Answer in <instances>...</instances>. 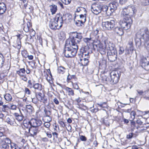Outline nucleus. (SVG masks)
I'll use <instances>...</instances> for the list:
<instances>
[{
  "instance_id": "nucleus-1",
  "label": "nucleus",
  "mask_w": 149,
  "mask_h": 149,
  "mask_svg": "<svg viewBox=\"0 0 149 149\" xmlns=\"http://www.w3.org/2000/svg\"><path fill=\"white\" fill-rule=\"evenodd\" d=\"M136 12V8L133 6H128L121 9L122 15L129 17H126L124 20L120 22V26L123 30H127L130 28L132 23L131 17L134 16Z\"/></svg>"
},
{
  "instance_id": "nucleus-2",
  "label": "nucleus",
  "mask_w": 149,
  "mask_h": 149,
  "mask_svg": "<svg viewBox=\"0 0 149 149\" xmlns=\"http://www.w3.org/2000/svg\"><path fill=\"white\" fill-rule=\"evenodd\" d=\"M143 39L144 42L145 46L146 42L149 41V31L146 28L141 29L137 32L136 35L135 41L136 45L138 46H140L143 42Z\"/></svg>"
},
{
  "instance_id": "nucleus-3",
  "label": "nucleus",
  "mask_w": 149,
  "mask_h": 149,
  "mask_svg": "<svg viewBox=\"0 0 149 149\" xmlns=\"http://www.w3.org/2000/svg\"><path fill=\"white\" fill-rule=\"evenodd\" d=\"M78 49L77 45L66 44L64 52H63L65 56L67 58H72L75 56Z\"/></svg>"
},
{
  "instance_id": "nucleus-4",
  "label": "nucleus",
  "mask_w": 149,
  "mask_h": 149,
  "mask_svg": "<svg viewBox=\"0 0 149 149\" xmlns=\"http://www.w3.org/2000/svg\"><path fill=\"white\" fill-rule=\"evenodd\" d=\"M74 35L72 38H70L68 39L66 41L67 44L77 45L80 42L82 38V34L81 33H78L76 32H73Z\"/></svg>"
},
{
  "instance_id": "nucleus-5",
  "label": "nucleus",
  "mask_w": 149,
  "mask_h": 149,
  "mask_svg": "<svg viewBox=\"0 0 149 149\" xmlns=\"http://www.w3.org/2000/svg\"><path fill=\"white\" fill-rule=\"evenodd\" d=\"M118 6L119 4L118 2L113 1L109 4L108 6H104L105 11L107 15H111L117 10Z\"/></svg>"
},
{
  "instance_id": "nucleus-6",
  "label": "nucleus",
  "mask_w": 149,
  "mask_h": 149,
  "mask_svg": "<svg viewBox=\"0 0 149 149\" xmlns=\"http://www.w3.org/2000/svg\"><path fill=\"white\" fill-rule=\"evenodd\" d=\"M105 43L106 44V46H107V54H117V51L113 44L108 41V40H106Z\"/></svg>"
},
{
  "instance_id": "nucleus-7",
  "label": "nucleus",
  "mask_w": 149,
  "mask_h": 149,
  "mask_svg": "<svg viewBox=\"0 0 149 149\" xmlns=\"http://www.w3.org/2000/svg\"><path fill=\"white\" fill-rule=\"evenodd\" d=\"M110 77L111 79H109L107 77H104V81H110L112 82L113 84H116L117 83L119 79V75L116 72H111L110 74Z\"/></svg>"
},
{
  "instance_id": "nucleus-8",
  "label": "nucleus",
  "mask_w": 149,
  "mask_h": 149,
  "mask_svg": "<svg viewBox=\"0 0 149 149\" xmlns=\"http://www.w3.org/2000/svg\"><path fill=\"white\" fill-rule=\"evenodd\" d=\"M115 23V21L112 20L110 21L102 22V25L104 28L107 30H111L114 26Z\"/></svg>"
},
{
  "instance_id": "nucleus-9",
  "label": "nucleus",
  "mask_w": 149,
  "mask_h": 149,
  "mask_svg": "<svg viewBox=\"0 0 149 149\" xmlns=\"http://www.w3.org/2000/svg\"><path fill=\"white\" fill-rule=\"evenodd\" d=\"M91 8L92 12L96 15L99 14L102 11H105L104 6H102L101 5L97 4V5L92 6Z\"/></svg>"
},
{
  "instance_id": "nucleus-10",
  "label": "nucleus",
  "mask_w": 149,
  "mask_h": 149,
  "mask_svg": "<svg viewBox=\"0 0 149 149\" xmlns=\"http://www.w3.org/2000/svg\"><path fill=\"white\" fill-rule=\"evenodd\" d=\"M36 96L38 101L42 102L45 104L47 103V98L44 94L40 92L37 93H36Z\"/></svg>"
},
{
  "instance_id": "nucleus-11",
  "label": "nucleus",
  "mask_w": 149,
  "mask_h": 149,
  "mask_svg": "<svg viewBox=\"0 0 149 149\" xmlns=\"http://www.w3.org/2000/svg\"><path fill=\"white\" fill-rule=\"evenodd\" d=\"M108 40L106 39L104 41L105 45H103L101 43H100L96 45L97 50L99 51L100 53L102 54H104L106 53V49L107 48V46H106V44L105 43V41Z\"/></svg>"
},
{
  "instance_id": "nucleus-12",
  "label": "nucleus",
  "mask_w": 149,
  "mask_h": 149,
  "mask_svg": "<svg viewBox=\"0 0 149 149\" xmlns=\"http://www.w3.org/2000/svg\"><path fill=\"white\" fill-rule=\"evenodd\" d=\"M29 123L31 126L35 127H38L42 124L41 120L38 119H32Z\"/></svg>"
},
{
  "instance_id": "nucleus-13",
  "label": "nucleus",
  "mask_w": 149,
  "mask_h": 149,
  "mask_svg": "<svg viewBox=\"0 0 149 149\" xmlns=\"http://www.w3.org/2000/svg\"><path fill=\"white\" fill-rule=\"evenodd\" d=\"M142 66L147 71L149 70V57H145L142 59Z\"/></svg>"
},
{
  "instance_id": "nucleus-14",
  "label": "nucleus",
  "mask_w": 149,
  "mask_h": 149,
  "mask_svg": "<svg viewBox=\"0 0 149 149\" xmlns=\"http://www.w3.org/2000/svg\"><path fill=\"white\" fill-rule=\"evenodd\" d=\"M54 19L57 24H58V28L60 29L63 24V17L60 15H56Z\"/></svg>"
},
{
  "instance_id": "nucleus-15",
  "label": "nucleus",
  "mask_w": 149,
  "mask_h": 149,
  "mask_svg": "<svg viewBox=\"0 0 149 149\" xmlns=\"http://www.w3.org/2000/svg\"><path fill=\"white\" fill-rule=\"evenodd\" d=\"M29 132L30 134L29 136L34 137L35 136H36L39 133V131L38 130V127L31 126L29 129Z\"/></svg>"
},
{
  "instance_id": "nucleus-16",
  "label": "nucleus",
  "mask_w": 149,
  "mask_h": 149,
  "mask_svg": "<svg viewBox=\"0 0 149 149\" xmlns=\"http://www.w3.org/2000/svg\"><path fill=\"white\" fill-rule=\"evenodd\" d=\"M22 8L26 13H32L33 12V7L28 5L27 3H24L22 6Z\"/></svg>"
},
{
  "instance_id": "nucleus-17",
  "label": "nucleus",
  "mask_w": 149,
  "mask_h": 149,
  "mask_svg": "<svg viewBox=\"0 0 149 149\" xmlns=\"http://www.w3.org/2000/svg\"><path fill=\"white\" fill-rule=\"evenodd\" d=\"M113 30L115 33L117 35L122 36L124 34L123 29L120 26L114 27L113 29Z\"/></svg>"
},
{
  "instance_id": "nucleus-18",
  "label": "nucleus",
  "mask_w": 149,
  "mask_h": 149,
  "mask_svg": "<svg viewBox=\"0 0 149 149\" xmlns=\"http://www.w3.org/2000/svg\"><path fill=\"white\" fill-rule=\"evenodd\" d=\"M49 25L50 28L52 29H59L58 28V24H57L55 21L54 20V19L53 20L50 21Z\"/></svg>"
},
{
  "instance_id": "nucleus-19",
  "label": "nucleus",
  "mask_w": 149,
  "mask_h": 149,
  "mask_svg": "<svg viewBox=\"0 0 149 149\" xmlns=\"http://www.w3.org/2000/svg\"><path fill=\"white\" fill-rule=\"evenodd\" d=\"M5 121L8 124L11 125H14L15 123L14 118L11 116L6 117H5Z\"/></svg>"
},
{
  "instance_id": "nucleus-20",
  "label": "nucleus",
  "mask_w": 149,
  "mask_h": 149,
  "mask_svg": "<svg viewBox=\"0 0 149 149\" xmlns=\"http://www.w3.org/2000/svg\"><path fill=\"white\" fill-rule=\"evenodd\" d=\"M63 89L65 90L66 93L69 96H73L74 95V91L72 88L65 86Z\"/></svg>"
},
{
  "instance_id": "nucleus-21",
  "label": "nucleus",
  "mask_w": 149,
  "mask_h": 149,
  "mask_svg": "<svg viewBox=\"0 0 149 149\" xmlns=\"http://www.w3.org/2000/svg\"><path fill=\"white\" fill-rule=\"evenodd\" d=\"M108 58L109 60L111 62H113L117 59V54H107Z\"/></svg>"
},
{
  "instance_id": "nucleus-22",
  "label": "nucleus",
  "mask_w": 149,
  "mask_h": 149,
  "mask_svg": "<svg viewBox=\"0 0 149 149\" xmlns=\"http://www.w3.org/2000/svg\"><path fill=\"white\" fill-rule=\"evenodd\" d=\"M49 8L52 14H55L57 10V6L53 4L49 6Z\"/></svg>"
},
{
  "instance_id": "nucleus-23",
  "label": "nucleus",
  "mask_w": 149,
  "mask_h": 149,
  "mask_svg": "<svg viewBox=\"0 0 149 149\" xmlns=\"http://www.w3.org/2000/svg\"><path fill=\"white\" fill-rule=\"evenodd\" d=\"M20 112L21 115H19L17 113H15L13 114V115L15 116V119L19 122L22 121L23 120L24 117L20 111Z\"/></svg>"
},
{
  "instance_id": "nucleus-24",
  "label": "nucleus",
  "mask_w": 149,
  "mask_h": 149,
  "mask_svg": "<svg viewBox=\"0 0 149 149\" xmlns=\"http://www.w3.org/2000/svg\"><path fill=\"white\" fill-rule=\"evenodd\" d=\"M6 10L5 4L4 3H0V15L4 13Z\"/></svg>"
},
{
  "instance_id": "nucleus-25",
  "label": "nucleus",
  "mask_w": 149,
  "mask_h": 149,
  "mask_svg": "<svg viewBox=\"0 0 149 149\" xmlns=\"http://www.w3.org/2000/svg\"><path fill=\"white\" fill-rule=\"evenodd\" d=\"M25 72L26 71L24 68L20 69L19 70L17 71V74L21 77L24 76L25 74Z\"/></svg>"
},
{
  "instance_id": "nucleus-26",
  "label": "nucleus",
  "mask_w": 149,
  "mask_h": 149,
  "mask_svg": "<svg viewBox=\"0 0 149 149\" xmlns=\"http://www.w3.org/2000/svg\"><path fill=\"white\" fill-rule=\"evenodd\" d=\"M35 90L40 91L42 89V85L39 83L34 84L33 87Z\"/></svg>"
},
{
  "instance_id": "nucleus-27",
  "label": "nucleus",
  "mask_w": 149,
  "mask_h": 149,
  "mask_svg": "<svg viewBox=\"0 0 149 149\" xmlns=\"http://www.w3.org/2000/svg\"><path fill=\"white\" fill-rule=\"evenodd\" d=\"M2 141L5 143L9 145L11 143V141L9 138L6 137H4L2 139Z\"/></svg>"
},
{
  "instance_id": "nucleus-28",
  "label": "nucleus",
  "mask_w": 149,
  "mask_h": 149,
  "mask_svg": "<svg viewBox=\"0 0 149 149\" xmlns=\"http://www.w3.org/2000/svg\"><path fill=\"white\" fill-rule=\"evenodd\" d=\"M58 37L59 39L61 40H64L65 38V35L64 32L63 31H61L58 35Z\"/></svg>"
},
{
  "instance_id": "nucleus-29",
  "label": "nucleus",
  "mask_w": 149,
  "mask_h": 149,
  "mask_svg": "<svg viewBox=\"0 0 149 149\" xmlns=\"http://www.w3.org/2000/svg\"><path fill=\"white\" fill-rule=\"evenodd\" d=\"M57 70L58 73L63 74L65 72V69L63 67L60 66L58 67Z\"/></svg>"
},
{
  "instance_id": "nucleus-30",
  "label": "nucleus",
  "mask_w": 149,
  "mask_h": 149,
  "mask_svg": "<svg viewBox=\"0 0 149 149\" xmlns=\"http://www.w3.org/2000/svg\"><path fill=\"white\" fill-rule=\"evenodd\" d=\"M4 65V58L3 56H0V68H3Z\"/></svg>"
},
{
  "instance_id": "nucleus-31",
  "label": "nucleus",
  "mask_w": 149,
  "mask_h": 149,
  "mask_svg": "<svg viewBox=\"0 0 149 149\" xmlns=\"http://www.w3.org/2000/svg\"><path fill=\"white\" fill-rule=\"evenodd\" d=\"M84 58L83 60L80 61L81 63L83 66H86L88 65V58Z\"/></svg>"
},
{
  "instance_id": "nucleus-32",
  "label": "nucleus",
  "mask_w": 149,
  "mask_h": 149,
  "mask_svg": "<svg viewBox=\"0 0 149 149\" xmlns=\"http://www.w3.org/2000/svg\"><path fill=\"white\" fill-rule=\"evenodd\" d=\"M44 122H50L52 120V117L51 116H44L43 117Z\"/></svg>"
},
{
  "instance_id": "nucleus-33",
  "label": "nucleus",
  "mask_w": 149,
  "mask_h": 149,
  "mask_svg": "<svg viewBox=\"0 0 149 149\" xmlns=\"http://www.w3.org/2000/svg\"><path fill=\"white\" fill-rule=\"evenodd\" d=\"M4 97L5 99L8 101H11L12 99V97L9 93H7L4 95Z\"/></svg>"
},
{
  "instance_id": "nucleus-34",
  "label": "nucleus",
  "mask_w": 149,
  "mask_h": 149,
  "mask_svg": "<svg viewBox=\"0 0 149 149\" xmlns=\"http://www.w3.org/2000/svg\"><path fill=\"white\" fill-rule=\"evenodd\" d=\"M136 114V112L134 111H132L130 113V121H133L134 119Z\"/></svg>"
},
{
  "instance_id": "nucleus-35",
  "label": "nucleus",
  "mask_w": 149,
  "mask_h": 149,
  "mask_svg": "<svg viewBox=\"0 0 149 149\" xmlns=\"http://www.w3.org/2000/svg\"><path fill=\"white\" fill-rule=\"evenodd\" d=\"M76 78V76L74 75H70L69 74L68 75L67 77V81L68 82H71L70 80L72 79H74Z\"/></svg>"
},
{
  "instance_id": "nucleus-36",
  "label": "nucleus",
  "mask_w": 149,
  "mask_h": 149,
  "mask_svg": "<svg viewBox=\"0 0 149 149\" xmlns=\"http://www.w3.org/2000/svg\"><path fill=\"white\" fill-rule=\"evenodd\" d=\"M26 109L28 112L29 113H31L33 109V107L30 105H28L26 106Z\"/></svg>"
},
{
  "instance_id": "nucleus-37",
  "label": "nucleus",
  "mask_w": 149,
  "mask_h": 149,
  "mask_svg": "<svg viewBox=\"0 0 149 149\" xmlns=\"http://www.w3.org/2000/svg\"><path fill=\"white\" fill-rule=\"evenodd\" d=\"M145 125L143 124H142V125H137L136 127V129H140V130H146V127L145 126Z\"/></svg>"
},
{
  "instance_id": "nucleus-38",
  "label": "nucleus",
  "mask_w": 149,
  "mask_h": 149,
  "mask_svg": "<svg viewBox=\"0 0 149 149\" xmlns=\"http://www.w3.org/2000/svg\"><path fill=\"white\" fill-rule=\"evenodd\" d=\"M83 20H78L77 21H76L75 24L78 26H82L84 22H83Z\"/></svg>"
},
{
  "instance_id": "nucleus-39",
  "label": "nucleus",
  "mask_w": 149,
  "mask_h": 149,
  "mask_svg": "<svg viewBox=\"0 0 149 149\" xmlns=\"http://www.w3.org/2000/svg\"><path fill=\"white\" fill-rule=\"evenodd\" d=\"M86 13H85L84 14V15L82 14H81L80 15V17L81 19V20H83V22L84 23H85L86 21Z\"/></svg>"
},
{
  "instance_id": "nucleus-40",
  "label": "nucleus",
  "mask_w": 149,
  "mask_h": 149,
  "mask_svg": "<svg viewBox=\"0 0 149 149\" xmlns=\"http://www.w3.org/2000/svg\"><path fill=\"white\" fill-rule=\"evenodd\" d=\"M45 116H51L52 112L51 111L45 109L44 110Z\"/></svg>"
},
{
  "instance_id": "nucleus-41",
  "label": "nucleus",
  "mask_w": 149,
  "mask_h": 149,
  "mask_svg": "<svg viewBox=\"0 0 149 149\" xmlns=\"http://www.w3.org/2000/svg\"><path fill=\"white\" fill-rule=\"evenodd\" d=\"M49 130V129L44 127L43 126H42L41 127V131L43 133H46Z\"/></svg>"
},
{
  "instance_id": "nucleus-42",
  "label": "nucleus",
  "mask_w": 149,
  "mask_h": 149,
  "mask_svg": "<svg viewBox=\"0 0 149 149\" xmlns=\"http://www.w3.org/2000/svg\"><path fill=\"white\" fill-rule=\"evenodd\" d=\"M84 54L83 53V52H80L79 54L78 55V58H79L80 62L84 58H85L84 57Z\"/></svg>"
},
{
  "instance_id": "nucleus-43",
  "label": "nucleus",
  "mask_w": 149,
  "mask_h": 149,
  "mask_svg": "<svg viewBox=\"0 0 149 149\" xmlns=\"http://www.w3.org/2000/svg\"><path fill=\"white\" fill-rule=\"evenodd\" d=\"M141 3L142 5L146 6L149 4V1L148 0H143Z\"/></svg>"
},
{
  "instance_id": "nucleus-44",
  "label": "nucleus",
  "mask_w": 149,
  "mask_h": 149,
  "mask_svg": "<svg viewBox=\"0 0 149 149\" xmlns=\"http://www.w3.org/2000/svg\"><path fill=\"white\" fill-rule=\"evenodd\" d=\"M72 85L73 87L75 89L79 90V88L77 84L76 83H73V82H72Z\"/></svg>"
},
{
  "instance_id": "nucleus-45",
  "label": "nucleus",
  "mask_w": 149,
  "mask_h": 149,
  "mask_svg": "<svg viewBox=\"0 0 149 149\" xmlns=\"http://www.w3.org/2000/svg\"><path fill=\"white\" fill-rule=\"evenodd\" d=\"M50 125L51 124L50 122H45V123H44L43 126L49 129Z\"/></svg>"
},
{
  "instance_id": "nucleus-46",
  "label": "nucleus",
  "mask_w": 149,
  "mask_h": 149,
  "mask_svg": "<svg viewBox=\"0 0 149 149\" xmlns=\"http://www.w3.org/2000/svg\"><path fill=\"white\" fill-rule=\"evenodd\" d=\"M34 84V83H32L31 81L30 80H29L28 81V86L30 88H33Z\"/></svg>"
},
{
  "instance_id": "nucleus-47",
  "label": "nucleus",
  "mask_w": 149,
  "mask_h": 149,
  "mask_svg": "<svg viewBox=\"0 0 149 149\" xmlns=\"http://www.w3.org/2000/svg\"><path fill=\"white\" fill-rule=\"evenodd\" d=\"M81 10L84 11L85 12V13H86V9L84 8L81 7H80L77 8L76 10V12H79Z\"/></svg>"
},
{
  "instance_id": "nucleus-48",
  "label": "nucleus",
  "mask_w": 149,
  "mask_h": 149,
  "mask_svg": "<svg viewBox=\"0 0 149 149\" xmlns=\"http://www.w3.org/2000/svg\"><path fill=\"white\" fill-rule=\"evenodd\" d=\"M21 42L20 40H19L18 42L15 45V47L18 49H19L21 47Z\"/></svg>"
},
{
  "instance_id": "nucleus-49",
  "label": "nucleus",
  "mask_w": 149,
  "mask_h": 149,
  "mask_svg": "<svg viewBox=\"0 0 149 149\" xmlns=\"http://www.w3.org/2000/svg\"><path fill=\"white\" fill-rule=\"evenodd\" d=\"M106 102H103L100 104H97L100 107L102 108H106L107 107V104Z\"/></svg>"
},
{
  "instance_id": "nucleus-50",
  "label": "nucleus",
  "mask_w": 149,
  "mask_h": 149,
  "mask_svg": "<svg viewBox=\"0 0 149 149\" xmlns=\"http://www.w3.org/2000/svg\"><path fill=\"white\" fill-rule=\"evenodd\" d=\"M65 5H68L71 2V0H60Z\"/></svg>"
},
{
  "instance_id": "nucleus-51",
  "label": "nucleus",
  "mask_w": 149,
  "mask_h": 149,
  "mask_svg": "<svg viewBox=\"0 0 149 149\" xmlns=\"http://www.w3.org/2000/svg\"><path fill=\"white\" fill-rule=\"evenodd\" d=\"M124 48L122 47H120L119 50V54L120 55L124 53Z\"/></svg>"
},
{
  "instance_id": "nucleus-52",
  "label": "nucleus",
  "mask_w": 149,
  "mask_h": 149,
  "mask_svg": "<svg viewBox=\"0 0 149 149\" xmlns=\"http://www.w3.org/2000/svg\"><path fill=\"white\" fill-rule=\"evenodd\" d=\"M25 120H24L23 122V124L24 126L26 128H28L29 127V126L30 125V123H29V121L27 122V123H26Z\"/></svg>"
},
{
  "instance_id": "nucleus-53",
  "label": "nucleus",
  "mask_w": 149,
  "mask_h": 149,
  "mask_svg": "<svg viewBox=\"0 0 149 149\" xmlns=\"http://www.w3.org/2000/svg\"><path fill=\"white\" fill-rule=\"evenodd\" d=\"M131 125L132 127V128L133 129H135V128H136V123L132 121H131Z\"/></svg>"
},
{
  "instance_id": "nucleus-54",
  "label": "nucleus",
  "mask_w": 149,
  "mask_h": 149,
  "mask_svg": "<svg viewBox=\"0 0 149 149\" xmlns=\"http://www.w3.org/2000/svg\"><path fill=\"white\" fill-rule=\"evenodd\" d=\"M143 122L140 119H139L136 120V124L137 125H142Z\"/></svg>"
},
{
  "instance_id": "nucleus-55",
  "label": "nucleus",
  "mask_w": 149,
  "mask_h": 149,
  "mask_svg": "<svg viewBox=\"0 0 149 149\" xmlns=\"http://www.w3.org/2000/svg\"><path fill=\"white\" fill-rule=\"evenodd\" d=\"M24 30L26 32H28L29 31V28L28 25H26L24 26Z\"/></svg>"
},
{
  "instance_id": "nucleus-56",
  "label": "nucleus",
  "mask_w": 149,
  "mask_h": 149,
  "mask_svg": "<svg viewBox=\"0 0 149 149\" xmlns=\"http://www.w3.org/2000/svg\"><path fill=\"white\" fill-rule=\"evenodd\" d=\"M37 41H38L40 44L42 45V38L40 36H38L37 37Z\"/></svg>"
},
{
  "instance_id": "nucleus-57",
  "label": "nucleus",
  "mask_w": 149,
  "mask_h": 149,
  "mask_svg": "<svg viewBox=\"0 0 149 149\" xmlns=\"http://www.w3.org/2000/svg\"><path fill=\"white\" fill-rule=\"evenodd\" d=\"M2 146L3 148L5 149H8L9 148V145L6 143L2 144Z\"/></svg>"
},
{
  "instance_id": "nucleus-58",
  "label": "nucleus",
  "mask_w": 149,
  "mask_h": 149,
  "mask_svg": "<svg viewBox=\"0 0 149 149\" xmlns=\"http://www.w3.org/2000/svg\"><path fill=\"white\" fill-rule=\"evenodd\" d=\"M25 92L26 94L28 95L30 94L31 93V91L27 88H25Z\"/></svg>"
},
{
  "instance_id": "nucleus-59",
  "label": "nucleus",
  "mask_w": 149,
  "mask_h": 149,
  "mask_svg": "<svg viewBox=\"0 0 149 149\" xmlns=\"http://www.w3.org/2000/svg\"><path fill=\"white\" fill-rule=\"evenodd\" d=\"M80 139L81 141H86L87 140V139L86 137L83 135H81L80 136Z\"/></svg>"
},
{
  "instance_id": "nucleus-60",
  "label": "nucleus",
  "mask_w": 149,
  "mask_h": 149,
  "mask_svg": "<svg viewBox=\"0 0 149 149\" xmlns=\"http://www.w3.org/2000/svg\"><path fill=\"white\" fill-rule=\"evenodd\" d=\"M46 134L47 136L49 138H51L52 137V135L50 132L48 131Z\"/></svg>"
},
{
  "instance_id": "nucleus-61",
  "label": "nucleus",
  "mask_w": 149,
  "mask_h": 149,
  "mask_svg": "<svg viewBox=\"0 0 149 149\" xmlns=\"http://www.w3.org/2000/svg\"><path fill=\"white\" fill-rule=\"evenodd\" d=\"M7 37H6V38H5V37H3L1 38L2 41L4 43H6V42H8Z\"/></svg>"
},
{
  "instance_id": "nucleus-62",
  "label": "nucleus",
  "mask_w": 149,
  "mask_h": 149,
  "mask_svg": "<svg viewBox=\"0 0 149 149\" xmlns=\"http://www.w3.org/2000/svg\"><path fill=\"white\" fill-rule=\"evenodd\" d=\"M59 124H60V126L62 127H64L65 125L64 123L62 121H59L58 122Z\"/></svg>"
},
{
  "instance_id": "nucleus-63",
  "label": "nucleus",
  "mask_w": 149,
  "mask_h": 149,
  "mask_svg": "<svg viewBox=\"0 0 149 149\" xmlns=\"http://www.w3.org/2000/svg\"><path fill=\"white\" fill-rule=\"evenodd\" d=\"M52 135L54 137V138L57 139L58 138V134L56 132H54L52 133Z\"/></svg>"
},
{
  "instance_id": "nucleus-64",
  "label": "nucleus",
  "mask_w": 149,
  "mask_h": 149,
  "mask_svg": "<svg viewBox=\"0 0 149 149\" xmlns=\"http://www.w3.org/2000/svg\"><path fill=\"white\" fill-rule=\"evenodd\" d=\"M91 40V38H84L83 39L84 41L86 43L89 42Z\"/></svg>"
}]
</instances>
